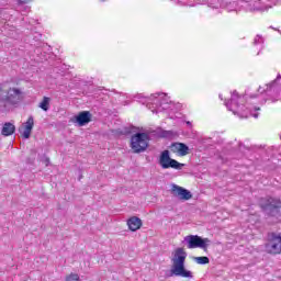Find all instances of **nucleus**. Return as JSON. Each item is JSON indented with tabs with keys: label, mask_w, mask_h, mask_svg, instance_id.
I'll list each match as a JSON object with an SVG mask.
<instances>
[{
	"label": "nucleus",
	"mask_w": 281,
	"mask_h": 281,
	"mask_svg": "<svg viewBox=\"0 0 281 281\" xmlns=\"http://www.w3.org/2000/svg\"><path fill=\"white\" fill-rule=\"evenodd\" d=\"M150 136L147 133H136L131 137L133 153H144L148 148Z\"/></svg>",
	"instance_id": "7ed1b4c3"
},
{
	"label": "nucleus",
	"mask_w": 281,
	"mask_h": 281,
	"mask_svg": "<svg viewBox=\"0 0 281 281\" xmlns=\"http://www.w3.org/2000/svg\"><path fill=\"white\" fill-rule=\"evenodd\" d=\"M46 164H49V159L46 158Z\"/></svg>",
	"instance_id": "bb28decb"
},
{
	"label": "nucleus",
	"mask_w": 281,
	"mask_h": 281,
	"mask_svg": "<svg viewBox=\"0 0 281 281\" xmlns=\"http://www.w3.org/2000/svg\"><path fill=\"white\" fill-rule=\"evenodd\" d=\"M18 5H25V3H30L32 0H15Z\"/></svg>",
	"instance_id": "412c9836"
},
{
	"label": "nucleus",
	"mask_w": 281,
	"mask_h": 281,
	"mask_svg": "<svg viewBox=\"0 0 281 281\" xmlns=\"http://www.w3.org/2000/svg\"><path fill=\"white\" fill-rule=\"evenodd\" d=\"M186 258H188V252L183 248H176L171 254V276H176V278H187L188 280H192L194 278V273L192 271L186 269Z\"/></svg>",
	"instance_id": "f03ea898"
},
{
	"label": "nucleus",
	"mask_w": 281,
	"mask_h": 281,
	"mask_svg": "<svg viewBox=\"0 0 281 281\" xmlns=\"http://www.w3.org/2000/svg\"><path fill=\"white\" fill-rule=\"evenodd\" d=\"M70 122L75 124L76 126H87L89 122H91V112L89 111H82L75 115Z\"/></svg>",
	"instance_id": "9b49d317"
},
{
	"label": "nucleus",
	"mask_w": 281,
	"mask_h": 281,
	"mask_svg": "<svg viewBox=\"0 0 281 281\" xmlns=\"http://www.w3.org/2000/svg\"><path fill=\"white\" fill-rule=\"evenodd\" d=\"M209 5L210 8H218L220 3H218V0H210L209 1Z\"/></svg>",
	"instance_id": "aec40b11"
},
{
	"label": "nucleus",
	"mask_w": 281,
	"mask_h": 281,
	"mask_svg": "<svg viewBox=\"0 0 281 281\" xmlns=\"http://www.w3.org/2000/svg\"><path fill=\"white\" fill-rule=\"evenodd\" d=\"M137 102V104H142L143 106H165L166 104H175L168 93L165 92H156L151 93L149 97H146L144 93H137L135 95L126 97V100L123 101L125 106H128Z\"/></svg>",
	"instance_id": "f257e3e1"
},
{
	"label": "nucleus",
	"mask_w": 281,
	"mask_h": 281,
	"mask_svg": "<svg viewBox=\"0 0 281 281\" xmlns=\"http://www.w3.org/2000/svg\"><path fill=\"white\" fill-rule=\"evenodd\" d=\"M184 243H187L188 249H207L210 239L199 235H188L184 237Z\"/></svg>",
	"instance_id": "423d86ee"
},
{
	"label": "nucleus",
	"mask_w": 281,
	"mask_h": 281,
	"mask_svg": "<svg viewBox=\"0 0 281 281\" xmlns=\"http://www.w3.org/2000/svg\"><path fill=\"white\" fill-rule=\"evenodd\" d=\"M262 43H265V38H262L260 35H257L254 40V45H262Z\"/></svg>",
	"instance_id": "6ab92c4d"
},
{
	"label": "nucleus",
	"mask_w": 281,
	"mask_h": 281,
	"mask_svg": "<svg viewBox=\"0 0 281 281\" xmlns=\"http://www.w3.org/2000/svg\"><path fill=\"white\" fill-rule=\"evenodd\" d=\"M196 265H210V258L207 257H194Z\"/></svg>",
	"instance_id": "dca6fc26"
},
{
	"label": "nucleus",
	"mask_w": 281,
	"mask_h": 281,
	"mask_svg": "<svg viewBox=\"0 0 281 281\" xmlns=\"http://www.w3.org/2000/svg\"><path fill=\"white\" fill-rule=\"evenodd\" d=\"M228 111L240 120H246L247 117H255L257 120L258 115H260V108L256 106H231Z\"/></svg>",
	"instance_id": "20e7f679"
},
{
	"label": "nucleus",
	"mask_w": 281,
	"mask_h": 281,
	"mask_svg": "<svg viewBox=\"0 0 281 281\" xmlns=\"http://www.w3.org/2000/svg\"><path fill=\"white\" fill-rule=\"evenodd\" d=\"M188 126H192V123L190 121L187 122Z\"/></svg>",
	"instance_id": "393cba45"
},
{
	"label": "nucleus",
	"mask_w": 281,
	"mask_h": 281,
	"mask_svg": "<svg viewBox=\"0 0 281 281\" xmlns=\"http://www.w3.org/2000/svg\"><path fill=\"white\" fill-rule=\"evenodd\" d=\"M170 148L171 153H175L178 157H186L190 154V147L183 143H173Z\"/></svg>",
	"instance_id": "ddd939ff"
},
{
	"label": "nucleus",
	"mask_w": 281,
	"mask_h": 281,
	"mask_svg": "<svg viewBox=\"0 0 281 281\" xmlns=\"http://www.w3.org/2000/svg\"><path fill=\"white\" fill-rule=\"evenodd\" d=\"M42 109H43V111H48L49 110V108H47V106H42Z\"/></svg>",
	"instance_id": "b1692460"
},
{
	"label": "nucleus",
	"mask_w": 281,
	"mask_h": 281,
	"mask_svg": "<svg viewBox=\"0 0 281 281\" xmlns=\"http://www.w3.org/2000/svg\"><path fill=\"white\" fill-rule=\"evenodd\" d=\"M25 98V91L21 88H10L4 98V102L8 104H19Z\"/></svg>",
	"instance_id": "6e6552de"
},
{
	"label": "nucleus",
	"mask_w": 281,
	"mask_h": 281,
	"mask_svg": "<svg viewBox=\"0 0 281 281\" xmlns=\"http://www.w3.org/2000/svg\"><path fill=\"white\" fill-rule=\"evenodd\" d=\"M158 164L162 170H168L169 168H172L173 170H182L186 166L184 164H181L170 157V150L166 149L160 153Z\"/></svg>",
	"instance_id": "39448f33"
},
{
	"label": "nucleus",
	"mask_w": 281,
	"mask_h": 281,
	"mask_svg": "<svg viewBox=\"0 0 281 281\" xmlns=\"http://www.w3.org/2000/svg\"><path fill=\"white\" fill-rule=\"evenodd\" d=\"M49 102H52V99L49 97H44L38 106H49Z\"/></svg>",
	"instance_id": "a211bd4d"
},
{
	"label": "nucleus",
	"mask_w": 281,
	"mask_h": 281,
	"mask_svg": "<svg viewBox=\"0 0 281 281\" xmlns=\"http://www.w3.org/2000/svg\"><path fill=\"white\" fill-rule=\"evenodd\" d=\"M170 135H172L171 132L165 131L162 132L161 137H170Z\"/></svg>",
	"instance_id": "4be33fe9"
},
{
	"label": "nucleus",
	"mask_w": 281,
	"mask_h": 281,
	"mask_svg": "<svg viewBox=\"0 0 281 281\" xmlns=\"http://www.w3.org/2000/svg\"><path fill=\"white\" fill-rule=\"evenodd\" d=\"M127 226L131 232H137L142 228V220L137 216L130 217L127 220Z\"/></svg>",
	"instance_id": "4468645a"
},
{
	"label": "nucleus",
	"mask_w": 281,
	"mask_h": 281,
	"mask_svg": "<svg viewBox=\"0 0 281 281\" xmlns=\"http://www.w3.org/2000/svg\"><path fill=\"white\" fill-rule=\"evenodd\" d=\"M220 99L223 100V94H220Z\"/></svg>",
	"instance_id": "a878e982"
},
{
	"label": "nucleus",
	"mask_w": 281,
	"mask_h": 281,
	"mask_svg": "<svg viewBox=\"0 0 281 281\" xmlns=\"http://www.w3.org/2000/svg\"><path fill=\"white\" fill-rule=\"evenodd\" d=\"M14 131H16V126L10 122H7L2 126L1 135L4 137H10V135H14Z\"/></svg>",
	"instance_id": "2eb2a0df"
},
{
	"label": "nucleus",
	"mask_w": 281,
	"mask_h": 281,
	"mask_svg": "<svg viewBox=\"0 0 281 281\" xmlns=\"http://www.w3.org/2000/svg\"><path fill=\"white\" fill-rule=\"evenodd\" d=\"M257 10H260L261 12H263V10H269V8L268 7H266L265 9L258 8Z\"/></svg>",
	"instance_id": "5701e85b"
},
{
	"label": "nucleus",
	"mask_w": 281,
	"mask_h": 281,
	"mask_svg": "<svg viewBox=\"0 0 281 281\" xmlns=\"http://www.w3.org/2000/svg\"><path fill=\"white\" fill-rule=\"evenodd\" d=\"M66 281H80V276L78 273H70L66 277Z\"/></svg>",
	"instance_id": "f3484780"
},
{
	"label": "nucleus",
	"mask_w": 281,
	"mask_h": 281,
	"mask_svg": "<svg viewBox=\"0 0 281 281\" xmlns=\"http://www.w3.org/2000/svg\"><path fill=\"white\" fill-rule=\"evenodd\" d=\"M171 191L172 194H175V196H179V199H181L182 201H190V199H192V193L188 191V189H184L183 187L172 184Z\"/></svg>",
	"instance_id": "f8f14e48"
},
{
	"label": "nucleus",
	"mask_w": 281,
	"mask_h": 281,
	"mask_svg": "<svg viewBox=\"0 0 281 281\" xmlns=\"http://www.w3.org/2000/svg\"><path fill=\"white\" fill-rule=\"evenodd\" d=\"M33 128H34V116H29L26 122L22 123V125L19 127V133L20 135H22L24 139H30Z\"/></svg>",
	"instance_id": "9d476101"
},
{
	"label": "nucleus",
	"mask_w": 281,
	"mask_h": 281,
	"mask_svg": "<svg viewBox=\"0 0 281 281\" xmlns=\"http://www.w3.org/2000/svg\"><path fill=\"white\" fill-rule=\"evenodd\" d=\"M261 207L270 216H276L281 207V201L276 198H268L267 200H261Z\"/></svg>",
	"instance_id": "0eeeda50"
},
{
	"label": "nucleus",
	"mask_w": 281,
	"mask_h": 281,
	"mask_svg": "<svg viewBox=\"0 0 281 281\" xmlns=\"http://www.w3.org/2000/svg\"><path fill=\"white\" fill-rule=\"evenodd\" d=\"M112 92H114V93H115V90H112Z\"/></svg>",
	"instance_id": "cd10ccee"
},
{
	"label": "nucleus",
	"mask_w": 281,
	"mask_h": 281,
	"mask_svg": "<svg viewBox=\"0 0 281 281\" xmlns=\"http://www.w3.org/2000/svg\"><path fill=\"white\" fill-rule=\"evenodd\" d=\"M268 238H269V241L266 245V251H268V254H280L281 236L272 233L268 236Z\"/></svg>",
	"instance_id": "1a4fd4ad"
}]
</instances>
